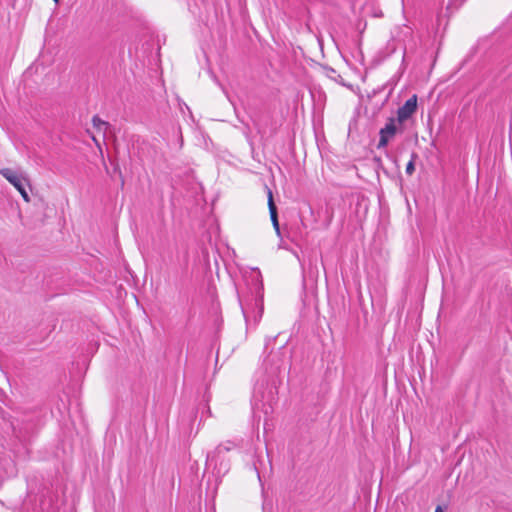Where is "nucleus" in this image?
<instances>
[{
    "mask_svg": "<svg viewBox=\"0 0 512 512\" xmlns=\"http://www.w3.org/2000/svg\"><path fill=\"white\" fill-rule=\"evenodd\" d=\"M92 123H93V126L98 129L99 131L101 130H106L107 127H108V123L103 121L101 118H99L98 116H94L92 118Z\"/></svg>",
    "mask_w": 512,
    "mask_h": 512,
    "instance_id": "obj_8",
    "label": "nucleus"
},
{
    "mask_svg": "<svg viewBox=\"0 0 512 512\" xmlns=\"http://www.w3.org/2000/svg\"><path fill=\"white\" fill-rule=\"evenodd\" d=\"M305 277H308V279L313 283L316 284L319 279V268L317 265L316 259H309L308 263V270L305 273Z\"/></svg>",
    "mask_w": 512,
    "mask_h": 512,
    "instance_id": "obj_7",
    "label": "nucleus"
},
{
    "mask_svg": "<svg viewBox=\"0 0 512 512\" xmlns=\"http://www.w3.org/2000/svg\"><path fill=\"white\" fill-rule=\"evenodd\" d=\"M435 512H444L441 506H437Z\"/></svg>",
    "mask_w": 512,
    "mask_h": 512,
    "instance_id": "obj_10",
    "label": "nucleus"
},
{
    "mask_svg": "<svg viewBox=\"0 0 512 512\" xmlns=\"http://www.w3.org/2000/svg\"><path fill=\"white\" fill-rule=\"evenodd\" d=\"M268 207H269V213H270L272 225L275 229L276 234L280 237L281 232H280V227H279V222H278L277 208L274 203L271 190H268Z\"/></svg>",
    "mask_w": 512,
    "mask_h": 512,
    "instance_id": "obj_5",
    "label": "nucleus"
},
{
    "mask_svg": "<svg viewBox=\"0 0 512 512\" xmlns=\"http://www.w3.org/2000/svg\"><path fill=\"white\" fill-rule=\"evenodd\" d=\"M417 110V96L410 97L401 107L397 110V122L400 126L407 121Z\"/></svg>",
    "mask_w": 512,
    "mask_h": 512,
    "instance_id": "obj_4",
    "label": "nucleus"
},
{
    "mask_svg": "<svg viewBox=\"0 0 512 512\" xmlns=\"http://www.w3.org/2000/svg\"><path fill=\"white\" fill-rule=\"evenodd\" d=\"M235 447V444L231 441H227L226 443L220 444L214 451L213 455H208L207 463L211 465L216 458L220 457L224 452H228Z\"/></svg>",
    "mask_w": 512,
    "mask_h": 512,
    "instance_id": "obj_6",
    "label": "nucleus"
},
{
    "mask_svg": "<svg viewBox=\"0 0 512 512\" xmlns=\"http://www.w3.org/2000/svg\"><path fill=\"white\" fill-rule=\"evenodd\" d=\"M0 174L19 191L26 202L30 201L26 190L28 180L22 173L9 168H3L0 170Z\"/></svg>",
    "mask_w": 512,
    "mask_h": 512,
    "instance_id": "obj_1",
    "label": "nucleus"
},
{
    "mask_svg": "<svg viewBox=\"0 0 512 512\" xmlns=\"http://www.w3.org/2000/svg\"><path fill=\"white\" fill-rule=\"evenodd\" d=\"M401 129L395 118H389L387 123L379 131V142L377 144L378 149H382L388 145V143L395 137L397 132Z\"/></svg>",
    "mask_w": 512,
    "mask_h": 512,
    "instance_id": "obj_2",
    "label": "nucleus"
},
{
    "mask_svg": "<svg viewBox=\"0 0 512 512\" xmlns=\"http://www.w3.org/2000/svg\"><path fill=\"white\" fill-rule=\"evenodd\" d=\"M416 158V155L413 154L411 160L406 165V173L408 175H412L415 170L414 160Z\"/></svg>",
    "mask_w": 512,
    "mask_h": 512,
    "instance_id": "obj_9",
    "label": "nucleus"
},
{
    "mask_svg": "<svg viewBox=\"0 0 512 512\" xmlns=\"http://www.w3.org/2000/svg\"><path fill=\"white\" fill-rule=\"evenodd\" d=\"M240 304H241L242 313H243L246 321L253 319L254 323L256 324L262 317V313H263L262 298L261 297L255 298L253 304L243 303L242 301H240Z\"/></svg>",
    "mask_w": 512,
    "mask_h": 512,
    "instance_id": "obj_3",
    "label": "nucleus"
},
{
    "mask_svg": "<svg viewBox=\"0 0 512 512\" xmlns=\"http://www.w3.org/2000/svg\"><path fill=\"white\" fill-rule=\"evenodd\" d=\"M228 469H229L228 465H227V464H225V465L223 466V470H224V472L228 471Z\"/></svg>",
    "mask_w": 512,
    "mask_h": 512,
    "instance_id": "obj_11",
    "label": "nucleus"
},
{
    "mask_svg": "<svg viewBox=\"0 0 512 512\" xmlns=\"http://www.w3.org/2000/svg\"><path fill=\"white\" fill-rule=\"evenodd\" d=\"M54 1H55V3H58V2H59V0H54Z\"/></svg>",
    "mask_w": 512,
    "mask_h": 512,
    "instance_id": "obj_12",
    "label": "nucleus"
}]
</instances>
